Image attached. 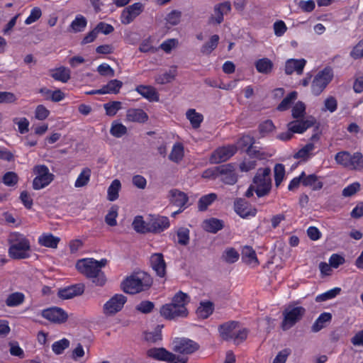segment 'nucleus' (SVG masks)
<instances>
[{
	"instance_id": "26",
	"label": "nucleus",
	"mask_w": 363,
	"mask_h": 363,
	"mask_svg": "<svg viewBox=\"0 0 363 363\" xmlns=\"http://www.w3.org/2000/svg\"><path fill=\"white\" fill-rule=\"evenodd\" d=\"M135 90L143 98L150 102H157L160 100V94L156 89L150 85H138Z\"/></svg>"
},
{
	"instance_id": "37",
	"label": "nucleus",
	"mask_w": 363,
	"mask_h": 363,
	"mask_svg": "<svg viewBox=\"0 0 363 363\" xmlns=\"http://www.w3.org/2000/svg\"><path fill=\"white\" fill-rule=\"evenodd\" d=\"M257 71L259 73L267 74H269L273 69V62L267 57L257 60L255 63Z\"/></svg>"
},
{
	"instance_id": "15",
	"label": "nucleus",
	"mask_w": 363,
	"mask_h": 363,
	"mask_svg": "<svg viewBox=\"0 0 363 363\" xmlns=\"http://www.w3.org/2000/svg\"><path fill=\"white\" fill-rule=\"evenodd\" d=\"M144 5L140 2H136L125 7L120 17L122 24L128 25L132 23L144 11Z\"/></svg>"
},
{
	"instance_id": "19",
	"label": "nucleus",
	"mask_w": 363,
	"mask_h": 363,
	"mask_svg": "<svg viewBox=\"0 0 363 363\" xmlns=\"http://www.w3.org/2000/svg\"><path fill=\"white\" fill-rule=\"evenodd\" d=\"M220 179L225 184L233 185L238 181L235 164L229 163L219 165Z\"/></svg>"
},
{
	"instance_id": "59",
	"label": "nucleus",
	"mask_w": 363,
	"mask_h": 363,
	"mask_svg": "<svg viewBox=\"0 0 363 363\" xmlns=\"http://www.w3.org/2000/svg\"><path fill=\"white\" fill-rule=\"evenodd\" d=\"M182 18V12L178 10H172L169 12L166 18V21L172 26H177L180 23Z\"/></svg>"
},
{
	"instance_id": "60",
	"label": "nucleus",
	"mask_w": 363,
	"mask_h": 363,
	"mask_svg": "<svg viewBox=\"0 0 363 363\" xmlns=\"http://www.w3.org/2000/svg\"><path fill=\"white\" fill-rule=\"evenodd\" d=\"M118 216V208L116 206L111 208L105 216V222L109 226H116L117 225L116 218Z\"/></svg>"
},
{
	"instance_id": "18",
	"label": "nucleus",
	"mask_w": 363,
	"mask_h": 363,
	"mask_svg": "<svg viewBox=\"0 0 363 363\" xmlns=\"http://www.w3.org/2000/svg\"><path fill=\"white\" fill-rule=\"evenodd\" d=\"M235 152L236 147L234 145L220 147L211 154L210 161L214 164L223 162L233 157Z\"/></svg>"
},
{
	"instance_id": "23",
	"label": "nucleus",
	"mask_w": 363,
	"mask_h": 363,
	"mask_svg": "<svg viewBox=\"0 0 363 363\" xmlns=\"http://www.w3.org/2000/svg\"><path fill=\"white\" fill-rule=\"evenodd\" d=\"M150 266L156 274L163 278L166 275V262L162 253H153L150 258Z\"/></svg>"
},
{
	"instance_id": "6",
	"label": "nucleus",
	"mask_w": 363,
	"mask_h": 363,
	"mask_svg": "<svg viewBox=\"0 0 363 363\" xmlns=\"http://www.w3.org/2000/svg\"><path fill=\"white\" fill-rule=\"evenodd\" d=\"M334 72L331 67L326 66L318 72L311 82V92L314 96H319L332 82Z\"/></svg>"
},
{
	"instance_id": "9",
	"label": "nucleus",
	"mask_w": 363,
	"mask_h": 363,
	"mask_svg": "<svg viewBox=\"0 0 363 363\" xmlns=\"http://www.w3.org/2000/svg\"><path fill=\"white\" fill-rule=\"evenodd\" d=\"M35 177L33 181V189L40 190L48 186L53 180L54 174L50 172L48 167L45 164H38L33 169Z\"/></svg>"
},
{
	"instance_id": "10",
	"label": "nucleus",
	"mask_w": 363,
	"mask_h": 363,
	"mask_svg": "<svg viewBox=\"0 0 363 363\" xmlns=\"http://www.w3.org/2000/svg\"><path fill=\"white\" fill-rule=\"evenodd\" d=\"M147 356L157 361L167 363H187V358L181 357L164 347H152L147 350Z\"/></svg>"
},
{
	"instance_id": "12",
	"label": "nucleus",
	"mask_w": 363,
	"mask_h": 363,
	"mask_svg": "<svg viewBox=\"0 0 363 363\" xmlns=\"http://www.w3.org/2000/svg\"><path fill=\"white\" fill-rule=\"evenodd\" d=\"M199 349V345L195 341L186 337H176L172 342V350L175 352L190 354Z\"/></svg>"
},
{
	"instance_id": "36",
	"label": "nucleus",
	"mask_w": 363,
	"mask_h": 363,
	"mask_svg": "<svg viewBox=\"0 0 363 363\" xmlns=\"http://www.w3.org/2000/svg\"><path fill=\"white\" fill-rule=\"evenodd\" d=\"M332 320V315L328 312L322 313L318 318L315 320L311 327L313 333H318L326 326V323L330 322Z\"/></svg>"
},
{
	"instance_id": "58",
	"label": "nucleus",
	"mask_w": 363,
	"mask_h": 363,
	"mask_svg": "<svg viewBox=\"0 0 363 363\" xmlns=\"http://www.w3.org/2000/svg\"><path fill=\"white\" fill-rule=\"evenodd\" d=\"M178 243L182 245H186L189 242V230L186 228H180L177 232Z\"/></svg>"
},
{
	"instance_id": "35",
	"label": "nucleus",
	"mask_w": 363,
	"mask_h": 363,
	"mask_svg": "<svg viewBox=\"0 0 363 363\" xmlns=\"http://www.w3.org/2000/svg\"><path fill=\"white\" fill-rule=\"evenodd\" d=\"M184 157V147L182 143H176L173 145L169 160L177 164L179 163Z\"/></svg>"
},
{
	"instance_id": "11",
	"label": "nucleus",
	"mask_w": 363,
	"mask_h": 363,
	"mask_svg": "<svg viewBox=\"0 0 363 363\" xmlns=\"http://www.w3.org/2000/svg\"><path fill=\"white\" fill-rule=\"evenodd\" d=\"M161 315L167 320H173L177 318H185L188 315L186 307L174 303H166L160 308Z\"/></svg>"
},
{
	"instance_id": "28",
	"label": "nucleus",
	"mask_w": 363,
	"mask_h": 363,
	"mask_svg": "<svg viewBox=\"0 0 363 363\" xmlns=\"http://www.w3.org/2000/svg\"><path fill=\"white\" fill-rule=\"evenodd\" d=\"M126 119L130 122L143 123L148 120V116L141 108H130L127 111Z\"/></svg>"
},
{
	"instance_id": "44",
	"label": "nucleus",
	"mask_w": 363,
	"mask_h": 363,
	"mask_svg": "<svg viewBox=\"0 0 363 363\" xmlns=\"http://www.w3.org/2000/svg\"><path fill=\"white\" fill-rule=\"evenodd\" d=\"M239 257L238 252L233 247L226 248L222 255V259L228 264L235 263Z\"/></svg>"
},
{
	"instance_id": "8",
	"label": "nucleus",
	"mask_w": 363,
	"mask_h": 363,
	"mask_svg": "<svg viewBox=\"0 0 363 363\" xmlns=\"http://www.w3.org/2000/svg\"><path fill=\"white\" fill-rule=\"evenodd\" d=\"M306 308L303 306H289L283 311V320L281 323V328L288 330L298 323L306 313Z\"/></svg>"
},
{
	"instance_id": "27",
	"label": "nucleus",
	"mask_w": 363,
	"mask_h": 363,
	"mask_svg": "<svg viewBox=\"0 0 363 363\" xmlns=\"http://www.w3.org/2000/svg\"><path fill=\"white\" fill-rule=\"evenodd\" d=\"M321 177L315 174H306L303 177V186L309 187L312 191H317L322 189L323 182L320 180Z\"/></svg>"
},
{
	"instance_id": "30",
	"label": "nucleus",
	"mask_w": 363,
	"mask_h": 363,
	"mask_svg": "<svg viewBox=\"0 0 363 363\" xmlns=\"http://www.w3.org/2000/svg\"><path fill=\"white\" fill-rule=\"evenodd\" d=\"M242 259L247 264L259 265V261L255 250L248 245H245L242 250Z\"/></svg>"
},
{
	"instance_id": "63",
	"label": "nucleus",
	"mask_w": 363,
	"mask_h": 363,
	"mask_svg": "<svg viewBox=\"0 0 363 363\" xmlns=\"http://www.w3.org/2000/svg\"><path fill=\"white\" fill-rule=\"evenodd\" d=\"M42 16L41 9L39 7H34L31 9L30 15L25 20L26 25H30L37 21Z\"/></svg>"
},
{
	"instance_id": "56",
	"label": "nucleus",
	"mask_w": 363,
	"mask_h": 363,
	"mask_svg": "<svg viewBox=\"0 0 363 363\" xmlns=\"http://www.w3.org/2000/svg\"><path fill=\"white\" fill-rule=\"evenodd\" d=\"M110 133L116 138H121L127 133V128L122 123H113Z\"/></svg>"
},
{
	"instance_id": "54",
	"label": "nucleus",
	"mask_w": 363,
	"mask_h": 363,
	"mask_svg": "<svg viewBox=\"0 0 363 363\" xmlns=\"http://www.w3.org/2000/svg\"><path fill=\"white\" fill-rule=\"evenodd\" d=\"M18 176L14 172H7L2 177V182L7 186H14L18 182Z\"/></svg>"
},
{
	"instance_id": "49",
	"label": "nucleus",
	"mask_w": 363,
	"mask_h": 363,
	"mask_svg": "<svg viewBox=\"0 0 363 363\" xmlns=\"http://www.w3.org/2000/svg\"><path fill=\"white\" fill-rule=\"evenodd\" d=\"M314 147L315 146L313 143H307L305 146L296 152L294 157L295 159L306 160L309 157L310 152L314 149Z\"/></svg>"
},
{
	"instance_id": "41",
	"label": "nucleus",
	"mask_w": 363,
	"mask_h": 363,
	"mask_svg": "<svg viewBox=\"0 0 363 363\" xmlns=\"http://www.w3.org/2000/svg\"><path fill=\"white\" fill-rule=\"evenodd\" d=\"M87 25L86 18L81 15H77L75 18L72 21L69 25V30L74 33H79L83 31Z\"/></svg>"
},
{
	"instance_id": "29",
	"label": "nucleus",
	"mask_w": 363,
	"mask_h": 363,
	"mask_svg": "<svg viewBox=\"0 0 363 363\" xmlns=\"http://www.w3.org/2000/svg\"><path fill=\"white\" fill-rule=\"evenodd\" d=\"M60 241V238L54 236L52 233H43L38 237V242L40 246L56 249Z\"/></svg>"
},
{
	"instance_id": "31",
	"label": "nucleus",
	"mask_w": 363,
	"mask_h": 363,
	"mask_svg": "<svg viewBox=\"0 0 363 363\" xmlns=\"http://www.w3.org/2000/svg\"><path fill=\"white\" fill-rule=\"evenodd\" d=\"M51 77L56 81L63 83L67 82L71 77L69 69L65 67H60L50 70Z\"/></svg>"
},
{
	"instance_id": "25",
	"label": "nucleus",
	"mask_w": 363,
	"mask_h": 363,
	"mask_svg": "<svg viewBox=\"0 0 363 363\" xmlns=\"http://www.w3.org/2000/svg\"><path fill=\"white\" fill-rule=\"evenodd\" d=\"M306 65V60L305 59H289L285 63V73L287 75H291L296 72L301 75L303 74Z\"/></svg>"
},
{
	"instance_id": "1",
	"label": "nucleus",
	"mask_w": 363,
	"mask_h": 363,
	"mask_svg": "<svg viewBox=\"0 0 363 363\" xmlns=\"http://www.w3.org/2000/svg\"><path fill=\"white\" fill-rule=\"evenodd\" d=\"M152 283L150 274L144 271H137L123 281L121 288L125 293L133 295L149 290Z\"/></svg>"
},
{
	"instance_id": "61",
	"label": "nucleus",
	"mask_w": 363,
	"mask_h": 363,
	"mask_svg": "<svg viewBox=\"0 0 363 363\" xmlns=\"http://www.w3.org/2000/svg\"><path fill=\"white\" fill-rule=\"evenodd\" d=\"M285 176V168L282 164H277L274 167V181L278 186L283 181Z\"/></svg>"
},
{
	"instance_id": "45",
	"label": "nucleus",
	"mask_w": 363,
	"mask_h": 363,
	"mask_svg": "<svg viewBox=\"0 0 363 363\" xmlns=\"http://www.w3.org/2000/svg\"><path fill=\"white\" fill-rule=\"evenodd\" d=\"M219 36L216 34L213 35L209 41L206 43L201 48V51L203 54L209 55L213 50H214L218 44Z\"/></svg>"
},
{
	"instance_id": "48",
	"label": "nucleus",
	"mask_w": 363,
	"mask_h": 363,
	"mask_svg": "<svg viewBox=\"0 0 363 363\" xmlns=\"http://www.w3.org/2000/svg\"><path fill=\"white\" fill-rule=\"evenodd\" d=\"M121 184L118 179H114L108 188V199L111 201H113L118 198V191Z\"/></svg>"
},
{
	"instance_id": "13",
	"label": "nucleus",
	"mask_w": 363,
	"mask_h": 363,
	"mask_svg": "<svg viewBox=\"0 0 363 363\" xmlns=\"http://www.w3.org/2000/svg\"><path fill=\"white\" fill-rule=\"evenodd\" d=\"M41 315L45 319L55 324H63L68 320V313L62 308L52 306L43 309Z\"/></svg>"
},
{
	"instance_id": "51",
	"label": "nucleus",
	"mask_w": 363,
	"mask_h": 363,
	"mask_svg": "<svg viewBox=\"0 0 363 363\" xmlns=\"http://www.w3.org/2000/svg\"><path fill=\"white\" fill-rule=\"evenodd\" d=\"M341 291V289L339 287H335L332 289L327 291L325 293L319 294L316 296L315 300L318 302H323L327 300L332 299L337 296Z\"/></svg>"
},
{
	"instance_id": "40",
	"label": "nucleus",
	"mask_w": 363,
	"mask_h": 363,
	"mask_svg": "<svg viewBox=\"0 0 363 363\" xmlns=\"http://www.w3.org/2000/svg\"><path fill=\"white\" fill-rule=\"evenodd\" d=\"M218 196L216 193H210L202 196L198 201V208L200 211H205L216 199Z\"/></svg>"
},
{
	"instance_id": "14",
	"label": "nucleus",
	"mask_w": 363,
	"mask_h": 363,
	"mask_svg": "<svg viewBox=\"0 0 363 363\" xmlns=\"http://www.w3.org/2000/svg\"><path fill=\"white\" fill-rule=\"evenodd\" d=\"M127 301V297L121 294L113 296L105 303L103 307L104 313L106 315H113L121 311Z\"/></svg>"
},
{
	"instance_id": "43",
	"label": "nucleus",
	"mask_w": 363,
	"mask_h": 363,
	"mask_svg": "<svg viewBox=\"0 0 363 363\" xmlns=\"http://www.w3.org/2000/svg\"><path fill=\"white\" fill-rule=\"evenodd\" d=\"M91 171L89 167L84 168L78 175L74 186L77 188L83 187L89 183L91 177Z\"/></svg>"
},
{
	"instance_id": "39",
	"label": "nucleus",
	"mask_w": 363,
	"mask_h": 363,
	"mask_svg": "<svg viewBox=\"0 0 363 363\" xmlns=\"http://www.w3.org/2000/svg\"><path fill=\"white\" fill-rule=\"evenodd\" d=\"M186 118L190 121L193 128L197 129L201 126L203 121V116L201 113H198L194 108H190L186 111Z\"/></svg>"
},
{
	"instance_id": "42",
	"label": "nucleus",
	"mask_w": 363,
	"mask_h": 363,
	"mask_svg": "<svg viewBox=\"0 0 363 363\" xmlns=\"http://www.w3.org/2000/svg\"><path fill=\"white\" fill-rule=\"evenodd\" d=\"M123 83L118 79H111L106 85L102 86L101 93L106 94H118L122 87Z\"/></svg>"
},
{
	"instance_id": "50",
	"label": "nucleus",
	"mask_w": 363,
	"mask_h": 363,
	"mask_svg": "<svg viewBox=\"0 0 363 363\" xmlns=\"http://www.w3.org/2000/svg\"><path fill=\"white\" fill-rule=\"evenodd\" d=\"M69 340L67 338H62L58 341L55 342L52 345V350L55 354H61L63 352L69 347Z\"/></svg>"
},
{
	"instance_id": "20",
	"label": "nucleus",
	"mask_w": 363,
	"mask_h": 363,
	"mask_svg": "<svg viewBox=\"0 0 363 363\" xmlns=\"http://www.w3.org/2000/svg\"><path fill=\"white\" fill-rule=\"evenodd\" d=\"M170 225L169 220L167 216H152L148 221L149 233H160L167 229Z\"/></svg>"
},
{
	"instance_id": "46",
	"label": "nucleus",
	"mask_w": 363,
	"mask_h": 363,
	"mask_svg": "<svg viewBox=\"0 0 363 363\" xmlns=\"http://www.w3.org/2000/svg\"><path fill=\"white\" fill-rule=\"evenodd\" d=\"M133 229L139 233H149L148 229V223H146L143 220V216H137L135 217L133 222Z\"/></svg>"
},
{
	"instance_id": "38",
	"label": "nucleus",
	"mask_w": 363,
	"mask_h": 363,
	"mask_svg": "<svg viewBox=\"0 0 363 363\" xmlns=\"http://www.w3.org/2000/svg\"><path fill=\"white\" fill-rule=\"evenodd\" d=\"M243 143L245 145L249 143V146L246 150V153L247 155L252 159H261L262 154L259 150H257L254 148L255 139L250 136H245L242 138Z\"/></svg>"
},
{
	"instance_id": "5",
	"label": "nucleus",
	"mask_w": 363,
	"mask_h": 363,
	"mask_svg": "<svg viewBox=\"0 0 363 363\" xmlns=\"http://www.w3.org/2000/svg\"><path fill=\"white\" fill-rule=\"evenodd\" d=\"M337 164L352 170L363 169V155L360 152L351 154L348 151L338 152L335 156Z\"/></svg>"
},
{
	"instance_id": "2",
	"label": "nucleus",
	"mask_w": 363,
	"mask_h": 363,
	"mask_svg": "<svg viewBox=\"0 0 363 363\" xmlns=\"http://www.w3.org/2000/svg\"><path fill=\"white\" fill-rule=\"evenodd\" d=\"M9 257L13 259H23L30 257V242L23 234L12 232L8 238Z\"/></svg>"
},
{
	"instance_id": "53",
	"label": "nucleus",
	"mask_w": 363,
	"mask_h": 363,
	"mask_svg": "<svg viewBox=\"0 0 363 363\" xmlns=\"http://www.w3.org/2000/svg\"><path fill=\"white\" fill-rule=\"evenodd\" d=\"M106 114L108 116H114L117 112L121 108V102L111 101L104 104Z\"/></svg>"
},
{
	"instance_id": "3",
	"label": "nucleus",
	"mask_w": 363,
	"mask_h": 363,
	"mask_svg": "<svg viewBox=\"0 0 363 363\" xmlns=\"http://www.w3.org/2000/svg\"><path fill=\"white\" fill-rule=\"evenodd\" d=\"M239 325V322L235 320H230L218 327V332L223 340L225 341H232L235 345H240L242 343L247 337L249 330L247 328H242L236 330Z\"/></svg>"
},
{
	"instance_id": "52",
	"label": "nucleus",
	"mask_w": 363,
	"mask_h": 363,
	"mask_svg": "<svg viewBox=\"0 0 363 363\" xmlns=\"http://www.w3.org/2000/svg\"><path fill=\"white\" fill-rule=\"evenodd\" d=\"M275 129V125L272 120H266L262 122L258 127L259 133L262 137H264Z\"/></svg>"
},
{
	"instance_id": "21",
	"label": "nucleus",
	"mask_w": 363,
	"mask_h": 363,
	"mask_svg": "<svg viewBox=\"0 0 363 363\" xmlns=\"http://www.w3.org/2000/svg\"><path fill=\"white\" fill-rule=\"evenodd\" d=\"M169 202L173 206L179 208V211H184L187 208L189 196L179 189H171L169 192Z\"/></svg>"
},
{
	"instance_id": "4",
	"label": "nucleus",
	"mask_w": 363,
	"mask_h": 363,
	"mask_svg": "<svg viewBox=\"0 0 363 363\" xmlns=\"http://www.w3.org/2000/svg\"><path fill=\"white\" fill-rule=\"evenodd\" d=\"M76 267L86 278L90 279L93 284L98 286H104L106 277L102 270L98 269L94 263V259H82L77 261Z\"/></svg>"
},
{
	"instance_id": "16",
	"label": "nucleus",
	"mask_w": 363,
	"mask_h": 363,
	"mask_svg": "<svg viewBox=\"0 0 363 363\" xmlns=\"http://www.w3.org/2000/svg\"><path fill=\"white\" fill-rule=\"evenodd\" d=\"M232 10L231 4L225 1L217 4L213 7V15L209 18V23L219 25L224 21V15H227Z\"/></svg>"
},
{
	"instance_id": "55",
	"label": "nucleus",
	"mask_w": 363,
	"mask_h": 363,
	"mask_svg": "<svg viewBox=\"0 0 363 363\" xmlns=\"http://www.w3.org/2000/svg\"><path fill=\"white\" fill-rule=\"evenodd\" d=\"M175 78V74L172 71L157 75L155 77V83L157 84H166L171 82Z\"/></svg>"
},
{
	"instance_id": "33",
	"label": "nucleus",
	"mask_w": 363,
	"mask_h": 363,
	"mask_svg": "<svg viewBox=\"0 0 363 363\" xmlns=\"http://www.w3.org/2000/svg\"><path fill=\"white\" fill-rule=\"evenodd\" d=\"M224 225L223 220L211 218L206 219L203 222V228L208 233H216L218 231L223 229Z\"/></svg>"
},
{
	"instance_id": "17",
	"label": "nucleus",
	"mask_w": 363,
	"mask_h": 363,
	"mask_svg": "<svg viewBox=\"0 0 363 363\" xmlns=\"http://www.w3.org/2000/svg\"><path fill=\"white\" fill-rule=\"evenodd\" d=\"M234 209L238 215L242 218L255 217L257 213V209L253 207L245 199H237L234 202Z\"/></svg>"
},
{
	"instance_id": "34",
	"label": "nucleus",
	"mask_w": 363,
	"mask_h": 363,
	"mask_svg": "<svg viewBox=\"0 0 363 363\" xmlns=\"http://www.w3.org/2000/svg\"><path fill=\"white\" fill-rule=\"evenodd\" d=\"M214 311V305L210 301H201L196 309L198 317L206 319L208 318Z\"/></svg>"
},
{
	"instance_id": "24",
	"label": "nucleus",
	"mask_w": 363,
	"mask_h": 363,
	"mask_svg": "<svg viewBox=\"0 0 363 363\" xmlns=\"http://www.w3.org/2000/svg\"><path fill=\"white\" fill-rule=\"evenodd\" d=\"M84 291V285L83 284H77L59 289L57 296L64 300L69 299L74 296L82 295Z\"/></svg>"
},
{
	"instance_id": "7",
	"label": "nucleus",
	"mask_w": 363,
	"mask_h": 363,
	"mask_svg": "<svg viewBox=\"0 0 363 363\" xmlns=\"http://www.w3.org/2000/svg\"><path fill=\"white\" fill-rule=\"evenodd\" d=\"M255 185V193L260 198L267 195L272 189L270 169H259L253 179Z\"/></svg>"
},
{
	"instance_id": "32",
	"label": "nucleus",
	"mask_w": 363,
	"mask_h": 363,
	"mask_svg": "<svg viewBox=\"0 0 363 363\" xmlns=\"http://www.w3.org/2000/svg\"><path fill=\"white\" fill-rule=\"evenodd\" d=\"M25 300L26 296L23 293L16 291L7 296L5 303L8 307L14 308L22 305Z\"/></svg>"
},
{
	"instance_id": "47",
	"label": "nucleus",
	"mask_w": 363,
	"mask_h": 363,
	"mask_svg": "<svg viewBox=\"0 0 363 363\" xmlns=\"http://www.w3.org/2000/svg\"><path fill=\"white\" fill-rule=\"evenodd\" d=\"M296 99V92L292 91L289 93L278 105L277 109L279 111H284L288 110L294 101Z\"/></svg>"
},
{
	"instance_id": "57",
	"label": "nucleus",
	"mask_w": 363,
	"mask_h": 363,
	"mask_svg": "<svg viewBox=\"0 0 363 363\" xmlns=\"http://www.w3.org/2000/svg\"><path fill=\"white\" fill-rule=\"evenodd\" d=\"M306 113V106L302 101H298L292 108L291 115L294 118H303Z\"/></svg>"
},
{
	"instance_id": "62",
	"label": "nucleus",
	"mask_w": 363,
	"mask_h": 363,
	"mask_svg": "<svg viewBox=\"0 0 363 363\" xmlns=\"http://www.w3.org/2000/svg\"><path fill=\"white\" fill-rule=\"evenodd\" d=\"M155 308V304L153 302L150 301H142L139 304H138L135 307L138 311H140L142 313L147 314L152 311Z\"/></svg>"
},
{
	"instance_id": "22",
	"label": "nucleus",
	"mask_w": 363,
	"mask_h": 363,
	"mask_svg": "<svg viewBox=\"0 0 363 363\" xmlns=\"http://www.w3.org/2000/svg\"><path fill=\"white\" fill-rule=\"evenodd\" d=\"M316 120L313 117L308 118L306 120H296L289 122L287 127L294 133H303L307 129L313 126Z\"/></svg>"
},
{
	"instance_id": "64",
	"label": "nucleus",
	"mask_w": 363,
	"mask_h": 363,
	"mask_svg": "<svg viewBox=\"0 0 363 363\" xmlns=\"http://www.w3.org/2000/svg\"><path fill=\"white\" fill-rule=\"evenodd\" d=\"M350 55L354 60H358L363 57V39L353 47Z\"/></svg>"
}]
</instances>
